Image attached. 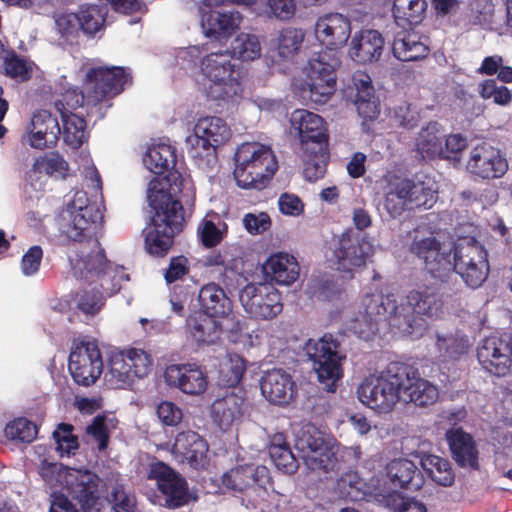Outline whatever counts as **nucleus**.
Instances as JSON below:
<instances>
[{
  "instance_id": "26",
  "label": "nucleus",
  "mask_w": 512,
  "mask_h": 512,
  "mask_svg": "<svg viewBox=\"0 0 512 512\" xmlns=\"http://www.w3.org/2000/svg\"><path fill=\"white\" fill-rule=\"evenodd\" d=\"M383 45V37L378 31L362 30L353 36L349 55L358 63H372L380 58Z\"/></svg>"
},
{
  "instance_id": "25",
  "label": "nucleus",
  "mask_w": 512,
  "mask_h": 512,
  "mask_svg": "<svg viewBox=\"0 0 512 512\" xmlns=\"http://www.w3.org/2000/svg\"><path fill=\"white\" fill-rule=\"evenodd\" d=\"M384 181V207L391 216H400L409 210L410 178L389 173Z\"/></svg>"
},
{
  "instance_id": "53",
  "label": "nucleus",
  "mask_w": 512,
  "mask_h": 512,
  "mask_svg": "<svg viewBox=\"0 0 512 512\" xmlns=\"http://www.w3.org/2000/svg\"><path fill=\"white\" fill-rule=\"evenodd\" d=\"M30 64L23 58L13 54L5 60L6 74L19 81H25L30 78L31 74Z\"/></svg>"
},
{
  "instance_id": "49",
  "label": "nucleus",
  "mask_w": 512,
  "mask_h": 512,
  "mask_svg": "<svg viewBox=\"0 0 512 512\" xmlns=\"http://www.w3.org/2000/svg\"><path fill=\"white\" fill-rule=\"evenodd\" d=\"M245 371V360L237 354L229 355L221 365V381L228 387H234L241 381Z\"/></svg>"
},
{
  "instance_id": "41",
  "label": "nucleus",
  "mask_w": 512,
  "mask_h": 512,
  "mask_svg": "<svg viewBox=\"0 0 512 512\" xmlns=\"http://www.w3.org/2000/svg\"><path fill=\"white\" fill-rule=\"evenodd\" d=\"M75 13L79 19L81 32L92 37L102 28L107 8L98 5H81Z\"/></svg>"
},
{
  "instance_id": "62",
  "label": "nucleus",
  "mask_w": 512,
  "mask_h": 512,
  "mask_svg": "<svg viewBox=\"0 0 512 512\" xmlns=\"http://www.w3.org/2000/svg\"><path fill=\"white\" fill-rule=\"evenodd\" d=\"M189 271L188 260L184 256L174 257L170 260L168 269L165 272L167 283L175 282L181 279Z\"/></svg>"
},
{
  "instance_id": "28",
  "label": "nucleus",
  "mask_w": 512,
  "mask_h": 512,
  "mask_svg": "<svg viewBox=\"0 0 512 512\" xmlns=\"http://www.w3.org/2000/svg\"><path fill=\"white\" fill-rule=\"evenodd\" d=\"M199 10L201 14V28L206 37L219 38L231 33L241 23L242 18L237 11H205L203 6H200Z\"/></svg>"
},
{
  "instance_id": "4",
  "label": "nucleus",
  "mask_w": 512,
  "mask_h": 512,
  "mask_svg": "<svg viewBox=\"0 0 512 512\" xmlns=\"http://www.w3.org/2000/svg\"><path fill=\"white\" fill-rule=\"evenodd\" d=\"M234 178L241 188L263 189L278 169L269 146L258 142L242 143L235 153Z\"/></svg>"
},
{
  "instance_id": "7",
  "label": "nucleus",
  "mask_w": 512,
  "mask_h": 512,
  "mask_svg": "<svg viewBox=\"0 0 512 512\" xmlns=\"http://www.w3.org/2000/svg\"><path fill=\"white\" fill-rule=\"evenodd\" d=\"M408 374L401 370V362H391L379 375L364 379L358 387L359 400L378 412H390L401 401V380Z\"/></svg>"
},
{
  "instance_id": "47",
  "label": "nucleus",
  "mask_w": 512,
  "mask_h": 512,
  "mask_svg": "<svg viewBox=\"0 0 512 512\" xmlns=\"http://www.w3.org/2000/svg\"><path fill=\"white\" fill-rule=\"evenodd\" d=\"M37 433L36 425L23 417L9 422L4 429L6 438L24 444L31 443L36 438Z\"/></svg>"
},
{
  "instance_id": "24",
  "label": "nucleus",
  "mask_w": 512,
  "mask_h": 512,
  "mask_svg": "<svg viewBox=\"0 0 512 512\" xmlns=\"http://www.w3.org/2000/svg\"><path fill=\"white\" fill-rule=\"evenodd\" d=\"M292 124L297 127L301 149H310L318 144L328 146V135L324 120L319 115L306 111H296Z\"/></svg>"
},
{
  "instance_id": "14",
  "label": "nucleus",
  "mask_w": 512,
  "mask_h": 512,
  "mask_svg": "<svg viewBox=\"0 0 512 512\" xmlns=\"http://www.w3.org/2000/svg\"><path fill=\"white\" fill-rule=\"evenodd\" d=\"M374 245L364 234L348 229L341 234L334 251L339 270L351 272L363 267L374 254Z\"/></svg>"
},
{
  "instance_id": "13",
  "label": "nucleus",
  "mask_w": 512,
  "mask_h": 512,
  "mask_svg": "<svg viewBox=\"0 0 512 512\" xmlns=\"http://www.w3.org/2000/svg\"><path fill=\"white\" fill-rule=\"evenodd\" d=\"M476 354L485 371L497 377L506 376L512 366V334L503 333L481 340Z\"/></svg>"
},
{
  "instance_id": "43",
  "label": "nucleus",
  "mask_w": 512,
  "mask_h": 512,
  "mask_svg": "<svg viewBox=\"0 0 512 512\" xmlns=\"http://www.w3.org/2000/svg\"><path fill=\"white\" fill-rule=\"evenodd\" d=\"M62 122L65 144L72 149H78L87 137L85 120L76 114H70L65 115Z\"/></svg>"
},
{
  "instance_id": "11",
  "label": "nucleus",
  "mask_w": 512,
  "mask_h": 512,
  "mask_svg": "<svg viewBox=\"0 0 512 512\" xmlns=\"http://www.w3.org/2000/svg\"><path fill=\"white\" fill-rule=\"evenodd\" d=\"M151 366L152 360L148 353L131 348L110 357L104 378L113 388H127L137 379L146 377Z\"/></svg>"
},
{
  "instance_id": "42",
  "label": "nucleus",
  "mask_w": 512,
  "mask_h": 512,
  "mask_svg": "<svg viewBox=\"0 0 512 512\" xmlns=\"http://www.w3.org/2000/svg\"><path fill=\"white\" fill-rule=\"evenodd\" d=\"M230 53L242 61H253L261 56V45L257 36L241 33L231 42Z\"/></svg>"
},
{
  "instance_id": "52",
  "label": "nucleus",
  "mask_w": 512,
  "mask_h": 512,
  "mask_svg": "<svg viewBox=\"0 0 512 512\" xmlns=\"http://www.w3.org/2000/svg\"><path fill=\"white\" fill-rule=\"evenodd\" d=\"M84 99V95L77 89H69L62 94L61 99L55 102V107L60 112L61 118H64L65 115L73 114V110L81 107Z\"/></svg>"
},
{
  "instance_id": "23",
  "label": "nucleus",
  "mask_w": 512,
  "mask_h": 512,
  "mask_svg": "<svg viewBox=\"0 0 512 512\" xmlns=\"http://www.w3.org/2000/svg\"><path fill=\"white\" fill-rule=\"evenodd\" d=\"M262 395L272 404L287 405L296 395V385L290 373L283 369L266 371L261 377Z\"/></svg>"
},
{
  "instance_id": "10",
  "label": "nucleus",
  "mask_w": 512,
  "mask_h": 512,
  "mask_svg": "<svg viewBox=\"0 0 512 512\" xmlns=\"http://www.w3.org/2000/svg\"><path fill=\"white\" fill-rule=\"evenodd\" d=\"M340 63L338 51L326 49L312 55L306 67L311 101L324 104L330 99L335 92L336 70Z\"/></svg>"
},
{
  "instance_id": "15",
  "label": "nucleus",
  "mask_w": 512,
  "mask_h": 512,
  "mask_svg": "<svg viewBox=\"0 0 512 512\" xmlns=\"http://www.w3.org/2000/svg\"><path fill=\"white\" fill-rule=\"evenodd\" d=\"M69 371L74 381L82 386L94 384L103 371L100 350L95 342L82 341L69 356Z\"/></svg>"
},
{
  "instance_id": "57",
  "label": "nucleus",
  "mask_w": 512,
  "mask_h": 512,
  "mask_svg": "<svg viewBox=\"0 0 512 512\" xmlns=\"http://www.w3.org/2000/svg\"><path fill=\"white\" fill-rule=\"evenodd\" d=\"M159 420L167 426H175L182 419V411L174 403L163 401L157 406L156 410Z\"/></svg>"
},
{
  "instance_id": "61",
  "label": "nucleus",
  "mask_w": 512,
  "mask_h": 512,
  "mask_svg": "<svg viewBox=\"0 0 512 512\" xmlns=\"http://www.w3.org/2000/svg\"><path fill=\"white\" fill-rule=\"evenodd\" d=\"M278 206L281 213L289 216H298L303 211L301 199L289 193H283L278 199Z\"/></svg>"
},
{
  "instance_id": "19",
  "label": "nucleus",
  "mask_w": 512,
  "mask_h": 512,
  "mask_svg": "<svg viewBox=\"0 0 512 512\" xmlns=\"http://www.w3.org/2000/svg\"><path fill=\"white\" fill-rule=\"evenodd\" d=\"M314 33L321 45L337 51L347 43L351 35V21L340 13L324 14L317 19Z\"/></svg>"
},
{
  "instance_id": "17",
  "label": "nucleus",
  "mask_w": 512,
  "mask_h": 512,
  "mask_svg": "<svg viewBox=\"0 0 512 512\" xmlns=\"http://www.w3.org/2000/svg\"><path fill=\"white\" fill-rule=\"evenodd\" d=\"M88 99L99 102L119 94L130 81V74L122 67H96L87 72Z\"/></svg>"
},
{
  "instance_id": "44",
  "label": "nucleus",
  "mask_w": 512,
  "mask_h": 512,
  "mask_svg": "<svg viewBox=\"0 0 512 512\" xmlns=\"http://www.w3.org/2000/svg\"><path fill=\"white\" fill-rule=\"evenodd\" d=\"M129 276L121 267L109 263L101 272L100 277H95L94 282H99L102 289L101 294L104 297H110L121 289L124 281H128Z\"/></svg>"
},
{
  "instance_id": "18",
  "label": "nucleus",
  "mask_w": 512,
  "mask_h": 512,
  "mask_svg": "<svg viewBox=\"0 0 512 512\" xmlns=\"http://www.w3.org/2000/svg\"><path fill=\"white\" fill-rule=\"evenodd\" d=\"M508 168L505 155L499 149L485 143L471 150L466 164L469 173L485 180L503 177Z\"/></svg>"
},
{
  "instance_id": "50",
  "label": "nucleus",
  "mask_w": 512,
  "mask_h": 512,
  "mask_svg": "<svg viewBox=\"0 0 512 512\" xmlns=\"http://www.w3.org/2000/svg\"><path fill=\"white\" fill-rule=\"evenodd\" d=\"M294 448H333L325 434L314 425L303 426L296 434Z\"/></svg>"
},
{
  "instance_id": "63",
  "label": "nucleus",
  "mask_w": 512,
  "mask_h": 512,
  "mask_svg": "<svg viewBox=\"0 0 512 512\" xmlns=\"http://www.w3.org/2000/svg\"><path fill=\"white\" fill-rule=\"evenodd\" d=\"M268 5L274 16L281 20L290 19L295 12L294 0H268Z\"/></svg>"
},
{
  "instance_id": "30",
  "label": "nucleus",
  "mask_w": 512,
  "mask_h": 512,
  "mask_svg": "<svg viewBox=\"0 0 512 512\" xmlns=\"http://www.w3.org/2000/svg\"><path fill=\"white\" fill-rule=\"evenodd\" d=\"M198 302L201 311L216 318L227 316L232 310V302L222 287L216 283L204 285L198 293Z\"/></svg>"
},
{
  "instance_id": "37",
  "label": "nucleus",
  "mask_w": 512,
  "mask_h": 512,
  "mask_svg": "<svg viewBox=\"0 0 512 512\" xmlns=\"http://www.w3.org/2000/svg\"><path fill=\"white\" fill-rule=\"evenodd\" d=\"M116 424L117 421L113 417L97 415L85 429V443L96 445L97 448H107L110 435L116 428Z\"/></svg>"
},
{
  "instance_id": "54",
  "label": "nucleus",
  "mask_w": 512,
  "mask_h": 512,
  "mask_svg": "<svg viewBox=\"0 0 512 512\" xmlns=\"http://www.w3.org/2000/svg\"><path fill=\"white\" fill-rule=\"evenodd\" d=\"M244 228L250 234H262L270 229L271 219L265 212L247 213L242 219Z\"/></svg>"
},
{
  "instance_id": "64",
  "label": "nucleus",
  "mask_w": 512,
  "mask_h": 512,
  "mask_svg": "<svg viewBox=\"0 0 512 512\" xmlns=\"http://www.w3.org/2000/svg\"><path fill=\"white\" fill-rule=\"evenodd\" d=\"M467 146V140L460 134H452L445 139L444 154L441 158H454L456 159L457 154L465 149Z\"/></svg>"
},
{
  "instance_id": "33",
  "label": "nucleus",
  "mask_w": 512,
  "mask_h": 512,
  "mask_svg": "<svg viewBox=\"0 0 512 512\" xmlns=\"http://www.w3.org/2000/svg\"><path fill=\"white\" fill-rule=\"evenodd\" d=\"M245 400L243 397L230 393L212 404V416L221 429L230 427L243 415Z\"/></svg>"
},
{
  "instance_id": "1",
  "label": "nucleus",
  "mask_w": 512,
  "mask_h": 512,
  "mask_svg": "<svg viewBox=\"0 0 512 512\" xmlns=\"http://www.w3.org/2000/svg\"><path fill=\"white\" fill-rule=\"evenodd\" d=\"M364 314L356 319L351 329L359 335L375 333L376 326L388 322L403 334L419 336L425 329L419 315L436 318L442 313L443 301L437 289L422 285L409 291L399 302L394 294H366L362 299Z\"/></svg>"
},
{
  "instance_id": "35",
  "label": "nucleus",
  "mask_w": 512,
  "mask_h": 512,
  "mask_svg": "<svg viewBox=\"0 0 512 512\" xmlns=\"http://www.w3.org/2000/svg\"><path fill=\"white\" fill-rule=\"evenodd\" d=\"M444 134L440 125L436 122H430L422 128L415 140V147L423 159H434L445 153L443 148Z\"/></svg>"
},
{
  "instance_id": "48",
  "label": "nucleus",
  "mask_w": 512,
  "mask_h": 512,
  "mask_svg": "<svg viewBox=\"0 0 512 512\" xmlns=\"http://www.w3.org/2000/svg\"><path fill=\"white\" fill-rule=\"evenodd\" d=\"M305 34L301 29H283L277 41V49L280 57L287 59L293 57L301 48Z\"/></svg>"
},
{
  "instance_id": "36",
  "label": "nucleus",
  "mask_w": 512,
  "mask_h": 512,
  "mask_svg": "<svg viewBox=\"0 0 512 512\" xmlns=\"http://www.w3.org/2000/svg\"><path fill=\"white\" fill-rule=\"evenodd\" d=\"M410 194L409 198V210L413 208L430 209L437 201L438 187L436 182L428 177L424 176L422 179L410 178Z\"/></svg>"
},
{
  "instance_id": "29",
  "label": "nucleus",
  "mask_w": 512,
  "mask_h": 512,
  "mask_svg": "<svg viewBox=\"0 0 512 512\" xmlns=\"http://www.w3.org/2000/svg\"><path fill=\"white\" fill-rule=\"evenodd\" d=\"M355 93L354 104L358 114L367 120H373L380 113L379 102L374 95L371 78L363 72H356L352 76Z\"/></svg>"
},
{
  "instance_id": "21",
  "label": "nucleus",
  "mask_w": 512,
  "mask_h": 512,
  "mask_svg": "<svg viewBox=\"0 0 512 512\" xmlns=\"http://www.w3.org/2000/svg\"><path fill=\"white\" fill-rule=\"evenodd\" d=\"M401 370L408 374L407 378L401 380V401L424 407L432 405L438 400V388L428 380L421 378L416 368L401 362Z\"/></svg>"
},
{
  "instance_id": "39",
  "label": "nucleus",
  "mask_w": 512,
  "mask_h": 512,
  "mask_svg": "<svg viewBox=\"0 0 512 512\" xmlns=\"http://www.w3.org/2000/svg\"><path fill=\"white\" fill-rule=\"evenodd\" d=\"M426 0H394L392 13L399 25H416L424 17Z\"/></svg>"
},
{
  "instance_id": "59",
  "label": "nucleus",
  "mask_w": 512,
  "mask_h": 512,
  "mask_svg": "<svg viewBox=\"0 0 512 512\" xmlns=\"http://www.w3.org/2000/svg\"><path fill=\"white\" fill-rule=\"evenodd\" d=\"M449 448H475V442L470 433L461 427H453L446 432Z\"/></svg>"
},
{
  "instance_id": "16",
  "label": "nucleus",
  "mask_w": 512,
  "mask_h": 512,
  "mask_svg": "<svg viewBox=\"0 0 512 512\" xmlns=\"http://www.w3.org/2000/svg\"><path fill=\"white\" fill-rule=\"evenodd\" d=\"M76 258L71 259L72 272L75 278L83 279L89 283L94 282L95 277H100L102 270L110 263L106 259L98 239L94 233L82 238Z\"/></svg>"
},
{
  "instance_id": "20",
  "label": "nucleus",
  "mask_w": 512,
  "mask_h": 512,
  "mask_svg": "<svg viewBox=\"0 0 512 512\" xmlns=\"http://www.w3.org/2000/svg\"><path fill=\"white\" fill-rule=\"evenodd\" d=\"M164 378L168 386L189 395L204 393L208 385L206 372L194 363L169 365Z\"/></svg>"
},
{
  "instance_id": "12",
  "label": "nucleus",
  "mask_w": 512,
  "mask_h": 512,
  "mask_svg": "<svg viewBox=\"0 0 512 512\" xmlns=\"http://www.w3.org/2000/svg\"><path fill=\"white\" fill-rule=\"evenodd\" d=\"M239 300L244 310L256 319H272L283 309L281 295L270 283L246 285L239 293Z\"/></svg>"
},
{
  "instance_id": "32",
  "label": "nucleus",
  "mask_w": 512,
  "mask_h": 512,
  "mask_svg": "<svg viewBox=\"0 0 512 512\" xmlns=\"http://www.w3.org/2000/svg\"><path fill=\"white\" fill-rule=\"evenodd\" d=\"M264 271L276 283L290 285L299 277L300 267L295 257L287 253H279L267 260Z\"/></svg>"
},
{
  "instance_id": "45",
  "label": "nucleus",
  "mask_w": 512,
  "mask_h": 512,
  "mask_svg": "<svg viewBox=\"0 0 512 512\" xmlns=\"http://www.w3.org/2000/svg\"><path fill=\"white\" fill-rule=\"evenodd\" d=\"M55 29L62 43L74 44L78 41L81 29L76 13H60L54 16Z\"/></svg>"
},
{
  "instance_id": "60",
  "label": "nucleus",
  "mask_w": 512,
  "mask_h": 512,
  "mask_svg": "<svg viewBox=\"0 0 512 512\" xmlns=\"http://www.w3.org/2000/svg\"><path fill=\"white\" fill-rule=\"evenodd\" d=\"M208 448L209 443L198 433L188 430L179 433L175 438L173 448Z\"/></svg>"
},
{
  "instance_id": "51",
  "label": "nucleus",
  "mask_w": 512,
  "mask_h": 512,
  "mask_svg": "<svg viewBox=\"0 0 512 512\" xmlns=\"http://www.w3.org/2000/svg\"><path fill=\"white\" fill-rule=\"evenodd\" d=\"M227 232V225L219 222L217 225L208 219H203L198 226V234L205 247H214L218 245Z\"/></svg>"
},
{
  "instance_id": "2",
  "label": "nucleus",
  "mask_w": 512,
  "mask_h": 512,
  "mask_svg": "<svg viewBox=\"0 0 512 512\" xmlns=\"http://www.w3.org/2000/svg\"><path fill=\"white\" fill-rule=\"evenodd\" d=\"M410 251L423 261L427 272L442 284L449 283L457 274L468 287L478 288L489 275L487 251L473 237L459 239L451 248L434 236H415Z\"/></svg>"
},
{
  "instance_id": "31",
  "label": "nucleus",
  "mask_w": 512,
  "mask_h": 512,
  "mask_svg": "<svg viewBox=\"0 0 512 512\" xmlns=\"http://www.w3.org/2000/svg\"><path fill=\"white\" fill-rule=\"evenodd\" d=\"M392 52L400 61H417L425 58L429 53V47L423 37L415 32L402 31L396 34Z\"/></svg>"
},
{
  "instance_id": "34",
  "label": "nucleus",
  "mask_w": 512,
  "mask_h": 512,
  "mask_svg": "<svg viewBox=\"0 0 512 512\" xmlns=\"http://www.w3.org/2000/svg\"><path fill=\"white\" fill-rule=\"evenodd\" d=\"M435 346L442 362H453L467 354L470 343L468 337L459 332L437 333Z\"/></svg>"
},
{
  "instance_id": "55",
  "label": "nucleus",
  "mask_w": 512,
  "mask_h": 512,
  "mask_svg": "<svg viewBox=\"0 0 512 512\" xmlns=\"http://www.w3.org/2000/svg\"><path fill=\"white\" fill-rule=\"evenodd\" d=\"M93 287L91 291H84L80 295L78 307L86 314L94 315L100 311L104 304L105 297Z\"/></svg>"
},
{
  "instance_id": "46",
  "label": "nucleus",
  "mask_w": 512,
  "mask_h": 512,
  "mask_svg": "<svg viewBox=\"0 0 512 512\" xmlns=\"http://www.w3.org/2000/svg\"><path fill=\"white\" fill-rule=\"evenodd\" d=\"M33 170L55 178H64L68 171L67 161L59 153H49L37 158L33 163Z\"/></svg>"
},
{
  "instance_id": "5",
  "label": "nucleus",
  "mask_w": 512,
  "mask_h": 512,
  "mask_svg": "<svg viewBox=\"0 0 512 512\" xmlns=\"http://www.w3.org/2000/svg\"><path fill=\"white\" fill-rule=\"evenodd\" d=\"M231 136V130L226 121L217 116L200 117L193 129V134L186 137L188 156L195 165L208 170L217 162L216 148Z\"/></svg>"
},
{
  "instance_id": "38",
  "label": "nucleus",
  "mask_w": 512,
  "mask_h": 512,
  "mask_svg": "<svg viewBox=\"0 0 512 512\" xmlns=\"http://www.w3.org/2000/svg\"><path fill=\"white\" fill-rule=\"evenodd\" d=\"M304 162V175L308 181H316L321 178L328 162V146L318 144L310 149H302Z\"/></svg>"
},
{
  "instance_id": "40",
  "label": "nucleus",
  "mask_w": 512,
  "mask_h": 512,
  "mask_svg": "<svg viewBox=\"0 0 512 512\" xmlns=\"http://www.w3.org/2000/svg\"><path fill=\"white\" fill-rule=\"evenodd\" d=\"M143 163L151 172L161 174L175 165V151L168 144L160 143L154 145L146 152Z\"/></svg>"
},
{
  "instance_id": "27",
  "label": "nucleus",
  "mask_w": 512,
  "mask_h": 512,
  "mask_svg": "<svg viewBox=\"0 0 512 512\" xmlns=\"http://www.w3.org/2000/svg\"><path fill=\"white\" fill-rule=\"evenodd\" d=\"M186 330L198 346L213 345L221 337L222 324L219 318L198 312L187 318Z\"/></svg>"
},
{
  "instance_id": "58",
  "label": "nucleus",
  "mask_w": 512,
  "mask_h": 512,
  "mask_svg": "<svg viewBox=\"0 0 512 512\" xmlns=\"http://www.w3.org/2000/svg\"><path fill=\"white\" fill-rule=\"evenodd\" d=\"M43 256L42 248L38 245L32 246L23 255L21 261V270L24 275L31 276L35 274L40 266Z\"/></svg>"
},
{
  "instance_id": "56",
  "label": "nucleus",
  "mask_w": 512,
  "mask_h": 512,
  "mask_svg": "<svg viewBox=\"0 0 512 512\" xmlns=\"http://www.w3.org/2000/svg\"><path fill=\"white\" fill-rule=\"evenodd\" d=\"M74 427L68 423H60L53 432L57 448H79L78 438L73 434Z\"/></svg>"
},
{
  "instance_id": "9",
  "label": "nucleus",
  "mask_w": 512,
  "mask_h": 512,
  "mask_svg": "<svg viewBox=\"0 0 512 512\" xmlns=\"http://www.w3.org/2000/svg\"><path fill=\"white\" fill-rule=\"evenodd\" d=\"M338 349L339 342L331 334H325L318 340L309 339L304 347L319 382L328 392L335 391L343 375L341 362L345 357L340 355Z\"/></svg>"
},
{
  "instance_id": "22",
  "label": "nucleus",
  "mask_w": 512,
  "mask_h": 512,
  "mask_svg": "<svg viewBox=\"0 0 512 512\" xmlns=\"http://www.w3.org/2000/svg\"><path fill=\"white\" fill-rule=\"evenodd\" d=\"M60 134L58 119L47 110H39L31 117L26 141L35 149L50 148L56 145Z\"/></svg>"
},
{
  "instance_id": "6",
  "label": "nucleus",
  "mask_w": 512,
  "mask_h": 512,
  "mask_svg": "<svg viewBox=\"0 0 512 512\" xmlns=\"http://www.w3.org/2000/svg\"><path fill=\"white\" fill-rule=\"evenodd\" d=\"M200 72L209 81L205 92L211 100H226L241 90V68L233 61L229 50L203 56L200 60Z\"/></svg>"
},
{
  "instance_id": "3",
  "label": "nucleus",
  "mask_w": 512,
  "mask_h": 512,
  "mask_svg": "<svg viewBox=\"0 0 512 512\" xmlns=\"http://www.w3.org/2000/svg\"><path fill=\"white\" fill-rule=\"evenodd\" d=\"M171 190L166 192L164 183L156 178L148 185L147 200L154 215L152 225L146 229L145 248L153 256L163 257L168 253L185 220L183 206L173 196L180 189L171 187Z\"/></svg>"
},
{
  "instance_id": "8",
  "label": "nucleus",
  "mask_w": 512,
  "mask_h": 512,
  "mask_svg": "<svg viewBox=\"0 0 512 512\" xmlns=\"http://www.w3.org/2000/svg\"><path fill=\"white\" fill-rule=\"evenodd\" d=\"M102 212L96 203H90L85 191H76L58 217L61 234L72 241L81 242L84 236L94 233Z\"/></svg>"
}]
</instances>
